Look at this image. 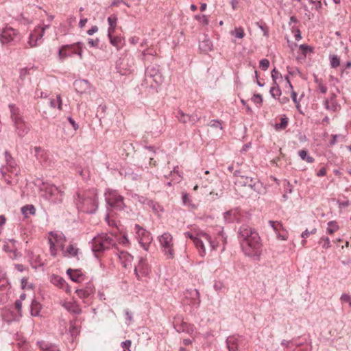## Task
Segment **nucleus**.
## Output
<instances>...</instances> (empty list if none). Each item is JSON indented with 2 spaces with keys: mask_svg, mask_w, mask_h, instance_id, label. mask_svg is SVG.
<instances>
[{
  "mask_svg": "<svg viewBox=\"0 0 351 351\" xmlns=\"http://www.w3.org/2000/svg\"><path fill=\"white\" fill-rule=\"evenodd\" d=\"M340 64L339 58L337 55L330 57V64L332 68H337Z\"/></svg>",
  "mask_w": 351,
  "mask_h": 351,
  "instance_id": "obj_47",
  "label": "nucleus"
},
{
  "mask_svg": "<svg viewBox=\"0 0 351 351\" xmlns=\"http://www.w3.org/2000/svg\"><path fill=\"white\" fill-rule=\"evenodd\" d=\"M8 165V171L11 172L12 173H14L15 175L18 174L19 169L16 164L14 160H12V162L10 161L7 163Z\"/></svg>",
  "mask_w": 351,
  "mask_h": 351,
  "instance_id": "obj_43",
  "label": "nucleus"
},
{
  "mask_svg": "<svg viewBox=\"0 0 351 351\" xmlns=\"http://www.w3.org/2000/svg\"><path fill=\"white\" fill-rule=\"evenodd\" d=\"M88 43L91 47H97L99 44V40L98 38H97L95 40H93L92 38H88Z\"/></svg>",
  "mask_w": 351,
  "mask_h": 351,
  "instance_id": "obj_58",
  "label": "nucleus"
},
{
  "mask_svg": "<svg viewBox=\"0 0 351 351\" xmlns=\"http://www.w3.org/2000/svg\"><path fill=\"white\" fill-rule=\"evenodd\" d=\"M324 106L327 110L332 112H336L341 108V106L337 101H329L328 99L324 101Z\"/></svg>",
  "mask_w": 351,
  "mask_h": 351,
  "instance_id": "obj_29",
  "label": "nucleus"
},
{
  "mask_svg": "<svg viewBox=\"0 0 351 351\" xmlns=\"http://www.w3.org/2000/svg\"><path fill=\"white\" fill-rule=\"evenodd\" d=\"M40 304L36 300H33L31 304V314L33 316H37L39 315L40 310Z\"/></svg>",
  "mask_w": 351,
  "mask_h": 351,
  "instance_id": "obj_33",
  "label": "nucleus"
},
{
  "mask_svg": "<svg viewBox=\"0 0 351 351\" xmlns=\"http://www.w3.org/2000/svg\"><path fill=\"white\" fill-rule=\"evenodd\" d=\"M177 117L180 122L182 123H189L195 124L199 120V117L197 114H184L182 111L180 110L178 113Z\"/></svg>",
  "mask_w": 351,
  "mask_h": 351,
  "instance_id": "obj_15",
  "label": "nucleus"
},
{
  "mask_svg": "<svg viewBox=\"0 0 351 351\" xmlns=\"http://www.w3.org/2000/svg\"><path fill=\"white\" fill-rule=\"evenodd\" d=\"M82 45L80 42H77L73 45H66L62 46L58 52V56L60 60H64L68 56H71L76 53V45Z\"/></svg>",
  "mask_w": 351,
  "mask_h": 351,
  "instance_id": "obj_11",
  "label": "nucleus"
},
{
  "mask_svg": "<svg viewBox=\"0 0 351 351\" xmlns=\"http://www.w3.org/2000/svg\"><path fill=\"white\" fill-rule=\"evenodd\" d=\"M174 328L176 330V331L178 332H189L188 324L186 322H184L183 321H182V323L180 324H175Z\"/></svg>",
  "mask_w": 351,
  "mask_h": 351,
  "instance_id": "obj_37",
  "label": "nucleus"
},
{
  "mask_svg": "<svg viewBox=\"0 0 351 351\" xmlns=\"http://www.w3.org/2000/svg\"><path fill=\"white\" fill-rule=\"evenodd\" d=\"M21 213L25 217H27L29 214H35L36 208L33 205H26L21 208Z\"/></svg>",
  "mask_w": 351,
  "mask_h": 351,
  "instance_id": "obj_34",
  "label": "nucleus"
},
{
  "mask_svg": "<svg viewBox=\"0 0 351 351\" xmlns=\"http://www.w3.org/2000/svg\"><path fill=\"white\" fill-rule=\"evenodd\" d=\"M93 292V289L90 287H86V289H77L75 293L80 298H86Z\"/></svg>",
  "mask_w": 351,
  "mask_h": 351,
  "instance_id": "obj_31",
  "label": "nucleus"
},
{
  "mask_svg": "<svg viewBox=\"0 0 351 351\" xmlns=\"http://www.w3.org/2000/svg\"><path fill=\"white\" fill-rule=\"evenodd\" d=\"M108 38L110 39V43L119 48L122 45V39L121 37H119V36H112V34H110V33H108Z\"/></svg>",
  "mask_w": 351,
  "mask_h": 351,
  "instance_id": "obj_35",
  "label": "nucleus"
},
{
  "mask_svg": "<svg viewBox=\"0 0 351 351\" xmlns=\"http://www.w3.org/2000/svg\"><path fill=\"white\" fill-rule=\"evenodd\" d=\"M269 61L267 59H265V58L262 59L259 62V67L263 71H266L269 68Z\"/></svg>",
  "mask_w": 351,
  "mask_h": 351,
  "instance_id": "obj_49",
  "label": "nucleus"
},
{
  "mask_svg": "<svg viewBox=\"0 0 351 351\" xmlns=\"http://www.w3.org/2000/svg\"><path fill=\"white\" fill-rule=\"evenodd\" d=\"M316 231H317V229H316V228H313V229L312 230H311V231H308V230L306 229L305 231H304V232L302 233L301 237H302V238H304V239L307 238V237H308V236H309L310 234H315V233L316 232Z\"/></svg>",
  "mask_w": 351,
  "mask_h": 351,
  "instance_id": "obj_56",
  "label": "nucleus"
},
{
  "mask_svg": "<svg viewBox=\"0 0 351 351\" xmlns=\"http://www.w3.org/2000/svg\"><path fill=\"white\" fill-rule=\"evenodd\" d=\"M148 272V265L145 259L141 258L138 265L135 266L134 274L136 278L139 280L141 273L142 275H146Z\"/></svg>",
  "mask_w": 351,
  "mask_h": 351,
  "instance_id": "obj_17",
  "label": "nucleus"
},
{
  "mask_svg": "<svg viewBox=\"0 0 351 351\" xmlns=\"http://www.w3.org/2000/svg\"><path fill=\"white\" fill-rule=\"evenodd\" d=\"M194 304H199L200 303L199 293L197 289H194L189 293Z\"/></svg>",
  "mask_w": 351,
  "mask_h": 351,
  "instance_id": "obj_42",
  "label": "nucleus"
},
{
  "mask_svg": "<svg viewBox=\"0 0 351 351\" xmlns=\"http://www.w3.org/2000/svg\"><path fill=\"white\" fill-rule=\"evenodd\" d=\"M10 117L14 123L23 121L24 118L20 109L14 104H10Z\"/></svg>",
  "mask_w": 351,
  "mask_h": 351,
  "instance_id": "obj_20",
  "label": "nucleus"
},
{
  "mask_svg": "<svg viewBox=\"0 0 351 351\" xmlns=\"http://www.w3.org/2000/svg\"><path fill=\"white\" fill-rule=\"evenodd\" d=\"M114 244L113 239L106 234L95 237L92 241V250L95 253H100Z\"/></svg>",
  "mask_w": 351,
  "mask_h": 351,
  "instance_id": "obj_5",
  "label": "nucleus"
},
{
  "mask_svg": "<svg viewBox=\"0 0 351 351\" xmlns=\"http://www.w3.org/2000/svg\"><path fill=\"white\" fill-rule=\"evenodd\" d=\"M145 149L152 152V154L149 156V165L154 167L156 166L157 161L159 160V156L160 155H162V152L159 151L158 149L156 150L154 147L152 146L145 147Z\"/></svg>",
  "mask_w": 351,
  "mask_h": 351,
  "instance_id": "obj_22",
  "label": "nucleus"
},
{
  "mask_svg": "<svg viewBox=\"0 0 351 351\" xmlns=\"http://www.w3.org/2000/svg\"><path fill=\"white\" fill-rule=\"evenodd\" d=\"M75 90L80 94H89L91 86L88 80H76L73 83Z\"/></svg>",
  "mask_w": 351,
  "mask_h": 351,
  "instance_id": "obj_13",
  "label": "nucleus"
},
{
  "mask_svg": "<svg viewBox=\"0 0 351 351\" xmlns=\"http://www.w3.org/2000/svg\"><path fill=\"white\" fill-rule=\"evenodd\" d=\"M105 197L106 203L111 210H121L125 208L124 197L117 191L109 190L105 193Z\"/></svg>",
  "mask_w": 351,
  "mask_h": 351,
  "instance_id": "obj_4",
  "label": "nucleus"
},
{
  "mask_svg": "<svg viewBox=\"0 0 351 351\" xmlns=\"http://www.w3.org/2000/svg\"><path fill=\"white\" fill-rule=\"evenodd\" d=\"M62 306L71 314L79 315L82 313V309L76 302H65Z\"/></svg>",
  "mask_w": 351,
  "mask_h": 351,
  "instance_id": "obj_21",
  "label": "nucleus"
},
{
  "mask_svg": "<svg viewBox=\"0 0 351 351\" xmlns=\"http://www.w3.org/2000/svg\"><path fill=\"white\" fill-rule=\"evenodd\" d=\"M238 237L245 254H256V251L261 247V243L260 237L254 228L247 225H242L239 229Z\"/></svg>",
  "mask_w": 351,
  "mask_h": 351,
  "instance_id": "obj_1",
  "label": "nucleus"
},
{
  "mask_svg": "<svg viewBox=\"0 0 351 351\" xmlns=\"http://www.w3.org/2000/svg\"><path fill=\"white\" fill-rule=\"evenodd\" d=\"M315 82L319 84V88L322 93H326L327 92V87L324 85L322 82H318V80L316 79Z\"/></svg>",
  "mask_w": 351,
  "mask_h": 351,
  "instance_id": "obj_61",
  "label": "nucleus"
},
{
  "mask_svg": "<svg viewBox=\"0 0 351 351\" xmlns=\"http://www.w3.org/2000/svg\"><path fill=\"white\" fill-rule=\"evenodd\" d=\"M45 34L44 29L37 27L34 29V32L30 34L29 44L31 47H36L37 41L42 39Z\"/></svg>",
  "mask_w": 351,
  "mask_h": 351,
  "instance_id": "obj_18",
  "label": "nucleus"
},
{
  "mask_svg": "<svg viewBox=\"0 0 351 351\" xmlns=\"http://www.w3.org/2000/svg\"><path fill=\"white\" fill-rule=\"evenodd\" d=\"M35 156L38 160L45 159V153L40 147H34Z\"/></svg>",
  "mask_w": 351,
  "mask_h": 351,
  "instance_id": "obj_41",
  "label": "nucleus"
},
{
  "mask_svg": "<svg viewBox=\"0 0 351 351\" xmlns=\"http://www.w3.org/2000/svg\"><path fill=\"white\" fill-rule=\"evenodd\" d=\"M299 156L303 160H306L308 163H312L314 162V158L311 156L307 155V151L302 149L299 151Z\"/></svg>",
  "mask_w": 351,
  "mask_h": 351,
  "instance_id": "obj_40",
  "label": "nucleus"
},
{
  "mask_svg": "<svg viewBox=\"0 0 351 351\" xmlns=\"http://www.w3.org/2000/svg\"><path fill=\"white\" fill-rule=\"evenodd\" d=\"M269 223L276 232L278 231L279 229L282 227L281 223L278 221H269Z\"/></svg>",
  "mask_w": 351,
  "mask_h": 351,
  "instance_id": "obj_52",
  "label": "nucleus"
},
{
  "mask_svg": "<svg viewBox=\"0 0 351 351\" xmlns=\"http://www.w3.org/2000/svg\"><path fill=\"white\" fill-rule=\"evenodd\" d=\"M159 242L165 255L169 258L174 257V250L173 244V237L168 233L165 232L159 237Z\"/></svg>",
  "mask_w": 351,
  "mask_h": 351,
  "instance_id": "obj_9",
  "label": "nucleus"
},
{
  "mask_svg": "<svg viewBox=\"0 0 351 351\" xmlns=\"http://www.w3.org/2000/svg\"><path fill=\"white\" fill-rule=\"evenodd\" d=\"M21 40V34L16 29L6 25L0 33V41L2 44L17 43Z\"/></svg>",
  "mask_w": 351,
  "mask_h": 351,
  "instance_id": "obj_7",
  "label": "nucleus"
},
{
  "mask_svg": "<svg viewBox=\"0 0 351 351\" xmlns=\"http://www.w3.org/2000/svg\"><path fill=\"white\" fill-rule=\"evenodd\" d=\"M340 300L343 302H349L351 300V297L346 293L341 295Z\"/></svg>",
  "mask_w": 351,
  "mask_h": 351,
  "instance_id": "obj_62",
  "label": "nucleus"
},
{
  "mask_svg": "<svg viewBox=\"0 0 351 351\" xmlns=\"http://www.w3.org/2000/svg\"><path fill=\"white\" fill-rule=\"evenodd\" d=\"M77 173L82 177L83 179H88L90 177V172L88 169H77Z\"/></svg>",
  "mask_w": 351,
  "mask_h": 351,
  "instance_id": "obj_50",
  "label": "nucleus"
},
{
  "mask_svg": "<svg viewBox=\"0 0 351 351\" xmlns=\"http://www.w3.org/2000/svg\"><path fill=\"white\" fill-rule=\"evenodd\" d=\"M197 237L201 239L202 243L204 244V241H206L209 243L210 246L213 250H216L217 245L213 241H212L211 237L206 232H200L197 233Z\"/></svg>",
  "mask_w": 351,
  "mask_h": 351,
  "instance_id": "obj_27",
  "label": "nucleus"
},
{
  "mask_svg": "<svg viewBox=\"0 0 351 351\" xmlns=\"http://www.w3.org/2000/svg\"><path fill=\"white\" fill-rule=\"evenodd\" d=\"M63 253L66 255L68 254L69 256L76 257L78 254V248L75 247L73 245H70L66 251L62 250Z\"/></svg>",
  "mask_w": 351,
  "mask_h": 351,
  "instance_id": "obj_36",
  "label": "nucleus"
},
{
  "mask_svg": "<svg viewBox=\"0 0 351 351\" xmlns=\"http://www.w3.org/2000/svg\"><path fill=\"white\" fill-rule=\"evenodd\" d=\"M41 197L53 204L62 202L63 192L53 184L42 182L39 186Z\"/></svg>",
  "mask_w": 351,
  "mask_h": 351,
  "instance_id": "obj_3",
  "label": "nucleus"
},
{
  "mask_svg": "<svg viewBox=\"0 0 351 351\" xmlns=\"http://www.w3.org/2000/svg\"><path fill=\"white\" fill-rule=\"evenodd\" d=\"M199 48L202 52L207 53L213 49L212 42L206 38L199 43Z\"/></svg>",
  "mask_w": 351,
  "mask_h": 351,
  "instance_id": "obj_28",
  "label": "nucleus"
},
{
  "mask_svg": "<svg viewBox=\"0 0 351 351\" xmlns=\"http://www.w3.org/2000/svg\"><path fill=\"white\" fill-rule=\"evenodd\" d=\"M51 282L56 285H58L59 287H60L61 288H64V286L66 285V289H65V291L66 292H69L70 291V288L66 284V282L65 280L60 276H53L51 278Z\"/></svg>",
  "mask_w": 351,
  "mask_h": 351,
  "instance_id": "obj_30",
  "label": "nucleus"
},
{
  "mask_svg": "<svg viewBox=\"0 0 351 351\" xmlns=\"http://www.w3.org/2000/svg\"><path fill=\"white\" fill-rule=\"evenodd\" d=\"M287 125H288V118L282 117L280 119V123L276 124V128L277 130H278V129L283 130L287 128Z\"/></svg>",
  "mask_w": 351,
  "mask_h": 351,
  "instance_id": "obj_46",
  "label": "nucleus"
},
{
  "mask_svg": "<svg viewBox=\"0 0 351 351\" xmlns=\"http://www.w3.org/2000/svg\"><path fill=\"white\" fill-rule=\"evenodd\" d=\"M131 341L130 340H125L121 343V346L123 348H124L123 351H130V347L131 346Z\"/></svg>",
  "mask_w": 351,
  "mask_h": 351,
  "instance_id": "obj_57",
  "label": "nucleus"
},
{
  "mask_svg": "<svg viewBox=\"0 0 351 351\" xmlns=\"http://www.w3.org/2000/svg\"><path fill=\"white\" fill-rule=\"evenodd\" d=\"M76 322L77 319L71 321L70 323V332L72 336L77 335L80 332L77 326H76Z\"/></svg>",
  "mask_w": 351,
  "mask_h": 351,
  "instance_id": "obj_45",
  "label": "nucleus"
},
{
  "mask_svg": "<svg viewBox=\"0 0 351 351\" xmlns=\"http://www.w3.org/2000/svg\"><path fill=\"white\" fill-rule=\"evenodd\" d=\"M209 125L213 128H220V129H222L221 124L218 120L210 121Z\"/></svg>",
  "mask_w": 351,
  "mask_h": 351,
  "instance_id": "obj_59",
  "label": "nucleus"
},
{
  "mask_svg": "<svg viewBox=\"0 0 351 351\" xmlns=\"http://www.w3.org/2000/svg\"><path fill=\"white\" fill-rule=\"evenodd\" d=\"M321 239L324 241V243L323 244V247L325 248V249H328L330 247V239H329V238L328 237H326V238H322Z\"/></svg>",
  "mask_w": 351,
  "mask_h": 351,
  "instance_id": "obj_64",
  "label": "nucleus"
},
{
  "mask_svg": "<svg viewBox=\"0 0 351 351\" xmlns=\"http://www.w3.org/2000/svg\"><path fill=\"white\" fill-rule=\"evenodd\" d=\"M252 99L254 103L258 104L260 105H261L263 102L262 96L260 94H254Z\"/></svg>",
  "mask_w": 351,
  "mask_h": 351,
  "instance_id": "obj_55",
  "label": "nucleus"
},
{
  "mask_svg": "<svg viewBox=\"0 0 351 351\" xmlns=\"http://www.w3.org/2000/svg\"><path fill=\"white\" fill-rule=\"evenodd\" d=\"M119 257L121 260L124 259L128 263H130L133 259V256L126 252H121Z\"/></svg>",
  "mask_w": 351,
  "mask_h": 351,
  "instance_id": "obj_48",
  "label": "nucleus"
},
{
  "mask_svg": "<svg viewBox=\"0 0 351 351\" xmlns=\"http://www.w3.org/2000/svg\"><path fill=\"white\" fill-rule=\"evenodd\" d=\"M339 229V226L335 221H330L328 223L327 232L332 234Z\"/></svg>",
  "mask_w": 351,
  "mask_h": 351,
  "instance_id": "obj_38",
  "label": "nucleus"
},
{
  "mask_svg": "<svg viewBox=\"0 0 351 351\" xmlns=\"http://www.w3.org/2000/svg\"><path fill=\"white\" fill-rule=\"evenodd\" d=\"M10 117L14 123L23 121L24 118L20 109L14 104H10Z\"/></svg>",
  "mask_w": 351,
  "mask_h": 351,
  "instance_id": "obj_19",
  "label": "nucleus"
},
{
  "mask_svg": "<svg viewBox=\"0 0 351 351\" xmlns=\"http://www.w3.org/2000/svg\"><path fill=\"white\" fill-rule=\"evenodd\" d=\"M182 202H183L184 204H187L190 203L189 196L188 193H184L182 194Z\"/></svg>",
  "mask_w": 351,
  "mask_h": 351,
  "instance_id": "obj_63",
  "label": "nucleus"
},
{
  "mask_svg": "<svg viewBox=\"0 0 351 351\" xmlns=\"http://www.w3.org/2000/svg\"><path fill=\"white\" fill-rule=\"evenodd\" d=\"M145 80L151 83V86H154L152 82L156 86L163 82V77L160 72L159 66L157 64H152L147 67L145 71Z\"/></svg>",
  "mask_w": 351,
  "mask_h": 351,
  "instance_id": "obj_8",
  "label": "nucleus"
},
{
  "mask_svg": "<svg viewBox=\"0 0 351 351\" xmlns=\"http://www.w3.org/2000/svg\"><path fill=\"white\" fill-rule=\"evenodd\" d=\"M230 34L237 38H243L245 36V32L243 27H236L234 30L230 32Z\"/></svg>",
  "mask_w": 351,
  "mask_h": 351,
  "instance_id": "obj_39",
  "label": "nucleus"
},
{
  "mask_svg": "<svg viewBox=\"0 0 351 351\" xmlns=\"http://www.w3.org/2000/svg\"><path fill=\"white\" fill-rule=\"evenodd\" d=\"M300 49L302 51V53L306 55L308 52L312 51V48L306 45H301L300 46Z\"/></svg>",
  "mask_w": 351,
  "mask_h": 351,
  "instance_id": "obj_54",
  "label": "nucleus"
},
{
  "mask_svg": "<svg viewBox=\"0 0 351 351\" xmlns=\"http://www.w3.org/2000/svg\"><path fill=\"white\" fill-rule=\"evenodd\" d=\"M239 171H236L234 175L236 178L235 184L241 186H248L256 192H258L261 184L256 178L248 176H240Z\"/></svg>",
  "mask_w": 351,
  "mask_h": 351,
  "instance_id": "obj_6",
  "label": "nucleus"
},
{
  "mask_svg": "<svg viewBox=\"0 0 351 351\" xmlns=\"http://www.w3.org/2000/svg\"><path fill=\"white\" fill-rule=\"evenodd\" d=\"M117 17L115 15L110 16L108 18V22L110 25L108 30V33H110V34L114 33V32L115 30L116 25H117Z\"/></svg>",
  "mask_w": 351,
  "mask_h": 351,
  "instance_id": "obj_32",
  "label": "nucleus"
},
{
  "mask_svg": "<svg viewBox=\"0 0 351 351\" xmlns=\"http://www.w3.org/2000/svg\"><path fill=\"white\" fill-rule=\"evenodd\" d=\"M66 274L69 276L72 281L75 282H80L84 280V275L80 270L68 269Z\"/></svg>",
  "mask_w": 351,
  "mask_h": 351,
  "instance_id": "obj_25",
  "label": "nucleus"
},
{
  "mask_svg": "<svg viewBox=\"0 0 351 351\" xmlns=\"http://www.w3.org/2000/svg\"><path fill=\"white\" fill-rule=\"evenodd\" d=\"M269 92H270L271 95L274 98H276L277 97H279L281 95V90L277 84L276 85L274 84V86L270 88Z\"/></svg>",
  "mask_w": 351,
  "mask_h": 351,
  "instance_id": "obj_44",
  "label": "nucleus"
},
{
  "mask_svg": "<svg viewBox=\"0 0 351 351\" xmlns=\"http://www.w3.org/2000/svg\"><path fill=\"white\" fill-rule=\"evenodd\" d=\"M50 234L53 237V241L56 244H58L60 245V247L62 250H64V243L66 241L65 237L62 233H57L51 232Z\"/></svg>",
  "mask_w": 351,
  "mask_h": 351,
  "instance_id": "obj_26",
  "label": "nucleus"
},
{
  "mask_svg": "<svg viewBox=\"0 0 351 351\" xmlns=\"http://www.w3.org/2000/svg\"><path fill=\"white\" fill-rule=\"evenodd\" d=\"M224 219L227 223L239 222L240 213L237 210H231L224 213Z\"/></svg>",
  "mask_w": 351,
  "mask_h": 351,
  "instance_id": "obj_23",
  "label": "nucleus"
},
{
  "mask_svg": "<svg viewBox=\"0 0 351 351\" xmlns=\"http://www.w3.org/2000/svg\"><path fill=\"white\" fill-rule=\"evenodd\" d=\"M184 236L186 237L190 238L193 241L201 256H204L206 254L204 244L202 243L201 239L197 237V234L195 236L190 232H186L184 233Z\"/></svg>",
  "mask_w": 351,
  "mask_h": 351,
  "instance_id": "obj_14",
  "label": "nucleus"
},
{
  "mask_svg": "<svg viewBox=\"0 0 351 351\" xmlns=\"http://www.w3.org/2000/svg\"><path fill=\"white\" fill-rule=\"evenodd\" d=\"M75 204L79 210L88 214L95 213L98 208L97 190L93 189L83 195L77 193Z\"/></svg>",
  "mask_w": 351,
  "mask_h": 351,
  "instance_id": "obj_2",
  "label": "nucleus"
},
{
  "mask_svg": "<svg viewBox=\"0 0 351 351\" xmlns=\"http://www.w3.org/2000/svg\"><path fill=\"white\" fill-rule=\"evenodd\" d=\"M135 230H136V234L139 238L140 244L145 250H147L152 240L151 234L145 229L141 227L138 224L135 225Z\"/></svg>",
  "mask_w": 351,
  "mask_h": 351,
  "instance_id": "obj_10",
  "label": "nucleus"
},
{
  "mask_svg": "<svg viewBox=\"0 0 351 351\" xmlns=\"http://www.w3.org/2000/svg\"><path fill=\"white\" fill-rule=\"evenodd\" d=\"M17 135L22 138L29 131V127L25 120L14 123Z\"/></svg>",
  "mask_w": 351,
  "mask_h": 351,
  "instance_id": "obj_16",
  "label": "nucleus"
},
{
  "mask_svg": "<svg viewBox=\"0 0 351 351\" xmlns=\"http://www.w3.org/2000/svg\"><path fill=\"white\" fill-rule=\"evenodd\" d=\"M271 77L274 81V84L276 85V80L278 77L282 78V75L275 68L271 71Z\"/></svg>",
  "mask_w": 351,
  "mask_h": 351,
  "instance_id": "obj_51",
  "label": "nucleus"
},
{
  "mask_svg": "<svg viewBox=\"0 0 351 351\" xmlns=\"http://www.w3.org/2000/svg\"><path fill=\"white\" fill-rule=\"evenodd\" d=\"M67 119H68V121H69V123H71V125H72L73 128L75 130H77L79 128L78 124L77 123H75V121H74L73 119H72V117H69L67 118Z\"/></svg>",
  "mask_w": 351,
  "mask_h": 351,
  "instance_id": "obj_60",
  "label": "nucleus"
},
{
  "mask_svg": "<svg viewBox=\"0 0 351 351\" xmlns=\"http://www.w3.org/2000/svg\"><path fill=\"white\" fill-rule=\"evenodd\" d=\"M50 244V251L52 256H55L56 255V248L55 245V243L53 242L52 239H49V240Z\"/></svg>",
  "mask_w": 351,
  "mask_h": 351,
  "instance_id": "obj_53",
  "label": "nucleus"
},
{
  "mask_svg": "<svg viewBox=\"0 0 351 351\" xmlns=\"http://www.w3.org/2000/svg\"><path fill=\"white\" fill-rule=\"evenodd\" d=\"M37 344L42 351H60L57 345L49 341H40Z\"/></svg>",
  "mask_w": 351,
  "mask_h": 351,
  "instance_id": "obj_24",
  "label": "nucleus"
},
{
  "mask_svg": "<svg viewBox=\"0 0 351 351\" xmlns=\"http://www.w3.org/2000/svg\"><path fill=\"white\" fill-rule=\"evenodd\" d=\"M243 339L237 335L230 336L226 339L227 347L229 351H241V345Z\"/></svg>",
  "mask_w": 351,
  "mask_h": 351,
  "instance_id": "obj_12",
  "label": "nucleus"
}]
</instances>
